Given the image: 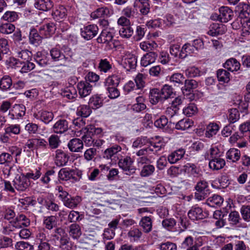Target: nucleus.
I'll return each instance as SVG.
<instances>
[{"label":"nucleus","mask_w":250,"mask_h":250,"mask_svg":"<svg viewBox=\"0 0 250 250\" xmlns=\"http://www.w3.org/2000/svg\"><path fill=\"white\" fill-rule=\"evenodd\" d=\"M99 240L96 236L92 234H84L80 240L81 250H98Z\"/></svg>","instance_id":"1"},{"label":"nucleus","mask_w":250,"mask_h":250,"mask_svg":"<svg viewBox=\"0 0 250 250\" xmlns=\"http://www.w3.org/2000/svg\"><path fill=\"white\" fill-rule=\"evenodd\" d=\"M84 135L82 137V141L87 146H92L96 134H100L102 132L101 128H96L90 125L85 127L83 130Z\"/></svg>","instance_id":"2"},{"label":"nucleus","mask_w":250,"mask_h":250,"mask_svg":"<svg viewBox=\"0 0 250 250\" xmlns=\"http://www.w3.org/2000/svg\"><path fill=\"white\" fill-rule=\"evenodd\" d=\"M133 162V160L130 156H126L119 160L118 166L120 168L126 172V174L130 175L134 174L136 171Z\"/></svg>","instance_id":"3"},{"label":"nucleus","mask_w":250,"mask_h":250,"mask_svg":"<svg viewBox=\"0 0 250 250\" xmlns=\"http://www.w3.org/2000/svg\"><path fill=\"white\" fill-rule=\"evenodd\" d=\"M195 188L197 192L195 193V197L199 201L205 199L210 193L208 183L204 180L198 182Z\"/></svg>","instance_id":"4"},{"label":"nucleus","mask_w":250,"mask_h":250,"mask_svg":"<svg viewBox=\"0 0 250 250\" xmlns=\"http://www.w3.org/2000/svg\"><path fill=\"white\" fill-rule=\"evenodd\" d=\"M13 182L14 188L18 190L21 191L25 190L30 185L29 179L23 175L17 176Z\"/></svg>","instance_id":"5"},{"label":"nucleus","mask_w":250,"mask_h":250,"mask_svg":"<svg viewBox=\"0 0 250 250\" xmlns=\"http://www.w3.org/2000/svg\"><path fill=\"white\" fill-rule=\"evenodd\" d=\"M98 32V27L95 24L88 25L81 29L82 36L86 40L92 39L97 34Z\"/></svg>","instance_id":"6"},{"label":"nucleus","mask_w":250,"mask_h":250,"mask_svg":"<svg viewBox=\"0 0 250 250\" xmlns=\"http://www.w3.org/2000/svg\"><path fill=\"white\" fill-rule=\"evenodd\" d=\"M137 57L131 53H126L123 59V64L125 68L129 70L134 69L137 66Z\"/></svg>","instance_id":"7"},{"label":"nucleus","mask_w":250,"mask_h":250,"mask_svg":"<svg viewBox=\"0 0 250 250\" xmlns=\"http://www.w3.org/2000/svg\"><path fill=\"white\" fill-rule=\"evenodd\" d=\"M69 156L66 152L61 149H57L55 151V163L58 167L65 166L67 163Z\"/></svg>","instance_id":"8"},{"label":"nucleus","mask_w":250,"mask_h":250,"mask_svg":"<svg viewBox=\"0 0 250 250\" xmlns=\"http://www.w3.org/2000/svg\"><path fill=\"white\" fill-rule=\"evenodd\" d=\"M184 86L181 88L183 94L185 96L193 95V89L198 86V83L194 80H185Z\"/></svg>","instance_id":"9"},{"label":"nucleus","mask_w":250,"mask_h":250,"mask_svg":"<svg viewBox=\"0 0 250 250\" xmlns=\"http://www.w3.org/2000/svg\"><path fill=\"white\" fill-rule=\"evenodd\" d=\"M77 88L81 97H85L92 91V86L86 81H81L77 84Z\"/></svg>","instance_id":"10"},{"label":"nucleus","mask_w":250,"mask_h":250,"mask_svg":"<svg viewBox=\"0 0 250 250\" xmlns=\"http://www.w3.org/2000/svg\"><path fill=\"white\" fill-rule=\"evenodd\" d=\"M34 116L44 124H48L53 120L54 115L51 111L41 110L37 113H34Z\"/></svg>","instance_id":"11"},{"label":"nucleus","mask_w":250,"mask_h":250,"mask_svg":"<svg viewBox=\"0 0 250 250\" xmlns=\"http://www.w3.org/2000/svg\"><path fill=\"white\" fill-rule=\"evenodd\" d=\"M68 123L65 119H60L52 127L53 131L57 134H62L68 130Z\"/></svg>","instance_id":"12"},{"label":"nucleus","mask_w":250,"mask_h":250,"mask_svg":"<svg viewBox=\"0 0 250 250\" xmlns=\"http://www.w3.org/2000/svg\"><path fill=\"white\" fill-rule=\"evenodd\" d=\"M183 170L194 177H198L201 175L202 170L199 167L192 163H187L183 167Z\"/></svg>","instance_id":"13"},{"label":"nucleus","mask_w":250,"mask_h":250,"mask_svg":"<svg viewBox=\"0 0 250 250\" xmlns=\"http://www.w3.org/2000/svg\"><path fill=\"white\" fill-rule=\"evenodd\" d=\"M219 18L222 22H227L233 16L232 11L228 7L222 6L219 8Z\"/></svg>","instance_id":"14"},{"label":"nucleus","mask_w":250,"mask_h":250,"mask_svg":"<svg viewBox=\"0 0 250 250\" xmlns=\"http://www.w3.org/2000/svg\"><path fill=\"white\" fill-rule=\"evenodd\" d=\"M142 231L145 233H149L152 229V220L149 216L143 217L139 222Z\"/></svg>","instance_id":"15"},{"label":"nucleus","mask_w":250,"mask_h":250,"mask_svg":"<svg viewBox=\"0 0 250 250\" xmlns=\"http://www.w3.org/2000/svg\"><path fill=\"white\" fill-rule=\"evenodd\" d=\"M188 216L193 221L203 219L206 217L202 209L198 207H192L188 212Z\"/></svg>","instance_id":"16"},{"label":"nucleus","mask_w":250,"mask_h":250,"mask_svg":"<svg viewBox=\"0 0 250 250\" xmlns=\"http://www.w3.org/2000/svg\"><path fill=\"white\" fill-rule=\"evenodd\" d=\"M158 57V54L155 52H149L145 54L141 59V64L143 66H147L154 63Z\"/></svg>","instance_id":"17"},{"label":"nucleus","mask_w":250,"mask_h":250,"mask_svg":"<svg viewBox=\"0 0 250 250\" xmlns=\"http://www.w3.org/2000/svg\"><path fill=\"white\" fill-rule=\"evenodd\" d=\"M67 146L69 150L72 152H82L83 148V143L80 139L74 138L69 142Z\"/></svg>","instance_id":"18"},{"label":"nucleus","mask_w":250,"mask_h":250,"mask_svg":"<svg viewBox=\"0 0 250 250\" xmlns=\"http://www.w3.org/2000/svg\"><path fill=\"white\" fill-rule=\"evenodd\" d=\"M69 235L74 239H78L82 235V231L81 227L76 223L71 224L67 229Z\"/></svg>","instance_id":"19"},{"label":"nucleus","mask_w":250,"mask_h":250,"mask_svg":"<svg viewBox=\"0 0 250 250\" xmlns=\"http://www.w3.org/2000/svg\"><path fill=\"white\" fill-rule=\"evenodd\" d=\"M121 81V77L117 74H112L105 79L104 86L107 87H118Z\"/></svg>","instance_id":"20"},{"label":"nucleus","mask_w":250,"mask_h":250,"mask_svg":"<svg viewBox=\"0 0 250 250\" xmlns=\"http://www.w3.org/2000/svg\"><path fill=\"white\" fill-rule=\"evenodd\" d=\"M185 150L183 148H179L171 152L167 157V160L170 164H175L181 160L185 154Z\"/></svg>","instance_id":"21"},{"label":"nucleus","mask_w":250,"mask_h":250,"mask_svg":"<svg viewBox=\"0 0 250 250\" xmlns=\"http://www.w3.org/2000/svg\"><path fill=\"white\" fill-rule=\"evenodd\" d=\"M34 5L40 10L48 11L53 7V2L51 0H36Z\"/></svg>","instance_id":"22"},{"label":"nucleus","mask_w":250,"mask_h":250,"mask_svg":"<svg viewBox=\"0 0 250 250\" xmlns=\"http://www.w3.org/2000/svg\"><path fill=\"white\" fill-rule=\"evenodd\" d=\"M113 35L108 29H105L102 31L97 41L100 43H109L112 40Z\"/></svg>","instance_id":"23"},{"label":"nucleus","mask_w":250,"mask_h":250,"mask_svg":"<svg viewBox=\"0 0 250 250\" xmlns=\"http://www.w3.org/2000/svg\"><path fill=\"white\" fill-rule=\"evenodd\" d=\"M88 104L91 108L96 109L101 107L103 104L102 97L98 94H95L90 97Z\"/></svg>","instance_id":"24"},{"label":"nucleus","mask_w":250,"mask_h":250,"mask_svg":"<svg viewBox=\"0 0 250 250\" xmlns=\"http://www.w3.org/2000/svg\"><path fill=\"white\" fill-rule=\"evenodd\" d=\"M149 101L153 104H155L159 102H164L159 89L153 88L150 90L149 93Z\"/></svg>","instance_id":"25"},{"label":"nucleus","mask_w":250,"mask_h":250,"mask_svg":"<svg viewBox=\"0 0 250 250\" xmlns=\"http://www.w3.org/2000/svg\"><path fill=\"white\" fill-rule=\"evenodd\" d=\"M34 59L36 62L41 67H44L49 63L47 54L44 52H38L35 55Z\"/></svg>","instance_id":"26"},{"label":"nucleus","mask_w":250,"mask_h":250,"mask_svg":"<svg viewBox=\"0 0 250 250\" xmlns=\"http://www.w3.org/2000/svg\"><path fill=\"white\" fill-rule=\"evenodd\" d=\"M225 68L231 72L236 71L240 69V63L234 58H231L228 60L223 64Z\"/></svg>","instance_id":"27"},{"label":"nucleus","mask_w":250,"mask_h":250,"mask_svg":"<svg viewBox=\"0 0 250 250\" xmlns=\"http://www.w3.org/2000/svg\"><path fill=\"white\" fill-rule=\"evenodd\" d=\"M39 30L41 34H44L47 37L55 33L56 27L54 23L50 22L41 26Z\"/></svg>","instance_id":"28"},{"label":"nucleus","mask_w":250,"mask_h":250,"mask_svg":"<svg viewBox=\"0 0 250 250\" xmlns=\"http://www.w3.org/2000/svg\"><path fill=\"white\" fill-rule=\"evenodd\" d=\"M159 91L164 101L168 98H173L175 95L173 88L167 84L164 85L161 89H159Z\"/></svg>","instance_id":"29"},{"label":"nucleus","mask_w":250,"mask_h":250,"mask_svg":"<svg viewBox=\"0 0 250 250\" xmlns=\"http://www.w3.org/2000/svg\"><path fill=\"white\" fill-rule=\"evenodd\" d=\"M66 9L62 5L59 6L58 7L53 11L52 16L56 21H59L66 17Z\"/></svg>","instance_id":"30"},{"label":"nucleus","mask_w":250,"mask_h":250,"mask_svg":"<svg viewBox=\"0 0 250 250\" xmlns=\"http://www.w3.org/2000/svg\"><path fill=\"white\" fill-rule=\"evenodd\" d=\"M50 56L54 61H61L62 62H65L68 58L61 52L60 49L57 48H52L50 51Z\"/></svg>","instance_id":"31"},{"label":"nucleus","mask_w":250,"mask_h":250,"mask_svg":"<svg viewBox=\"0 0 250 250\" xmlns=\"http://www.w3.org/2000/svg\"><path fill=\"white\" fill-rule=\"evenodd\" d=\"M224 159L220 157L211 159L209 162V167L213 170H219L222 168L225 165Z\"/></svg>","instance_id":"32"},{"label":"nucleus","mask_w":250,"mask_h":250,"mask_svg":"<svg viewBox=\"0 0 250 250\" xmlns=\"http://www.w3.org/2000/svg\"><path fill=\"white\" fill-rule=\"evenodd\" d=\"M142 235V231L136 228L131 229L127 233V236L131 242L138 241Z\"/></svg>","instance_id":"33"},{"label":"nucleus","mask_w":250,"mask_h":250,"mask_svg":"<svg viewBox=\"0 0 250 250\" xmlns=\"http://www.w3.org/2000/svg\"><path fill=\"white\" fill-rule=\"evenodd\" d=\"M29 39L31 44L37 46L42 42V37L36 29L32 28L30 30Z\"/></svg>","instance_id":"34"},{"label":"nucleus","mask_w":250,"mask_h":250,"mask_svg":"<svg viewBox=\"0 0 250 250\" xmlns=\"http://www.w3.org/2000/svg\"><path fill=\"white\" fill-rule=\"evenodd\" d=\"M81 201V197L78 196L72 197L70 195L64 202L63 205L68 208H76Z\"/></svg>","instance_id":"35"},{"label":"nucleus","mask_w":250,"mask_h":250,"mask_svg":"<svg viewBox=\"0 0 250 250\" xmlns=\"http://www.w3.org/2000/svg\"><path fill=\"white\" fill-rule=\"evenodd\" d=\"M223 201V198L220 195L214 194L207 199L206 204L212 207H214L215 206H220Z\"/></svg>","instance_id":"36"},{"label":"nucleus","mask_w":250,"mask_h":250,"mask_svg":"<svg viewBox=\"0 0 250 250\" xmlns=\"http://www.w3.org/2000/svg\"><path fill=\"white\" fill-rule=\"evenodd\" d=\"M122 148L118 145H114L108 148L104 152V157L107 159H111L118 152L121 151Z\"/></svg>","instance_id":"37"},{"label":"nucleus","mask_w":250,"mask_h":250,"mask_svg":"<svg viewBox=\"0 0 250 250\" xmlns=\"http://www.w3.org/2000/svg\"><path fill=\"white\" fill-rule=\"evenodd\" d=\"M32 60L21 61L19 72L21 73H26L35 67V64L31 62Z\"/></svg>","instance_id":"38"},{"label":"nucleus","mask_w":250,"mask_h":250,"mask_svg":"<svg viewBox=\"0 0 250 250\" xmlns=\"http://www.w3.org/2000/svg\"><path fill=\"white\" fill-rule=\"evenodd\" d=\"M240 151L236 148H230L226 153V158L234 163L237 162L240 159Z\"/></svg>","instance_id":"39"},{"label":"nucleus","mask_w":250,"mask_h":250,"mask_svg":"<svg viewBox=\"0 0 250 250\" xmlns=\"http://www.w3.org/2000/svg\"><path fill=\"white\" fill-rule=\"evenodd\" d=\"M16 56L21 60V61L32 60V52L27 49L18 50L15 52Z\"/></svg>","instance_id":"40"},{"label":"nucleus","mask_w":250,"mask_h":250,"mask_svg":"<svg viewBox=\"0 0 250 250\" xmlns=\"http://www.w3.org/2000/svg\"><path fill=\"white\" fill-rule=\"evenodd\" d=\"M12 84V79L9 76L5 75L0 79V89L3 91L10 89Z\"/></svg>","instance_id":"41"},{"label":"nucleus","mask_w":250,"mask_h":250,"mask_svg":"<svg viewBox=\"0 0 250 250\" xmlns=\"http://www.w3.org/2000/svg\"><path fill=\"white\" fill-rule=\"evenodd\" d=\"M91 112V107L89 105H81L78 107L76 111L78 116L84 118L88 117Z\"/></svg>","instance_id":"42"},{"label":"nucleus","mask_w":250,"mask_h":250,"mask_svg":"<svg viewBox=\"0 0 250 250\" xmlns=\"http://www.w3.org/2000/svg\"><path fill=\"white\" fill-rule=\"evenodd\" d=\"M110 14L109 10L107 7H101L97 9L96 11L91 14V17L94 19L103 17L109 16Z\"/></svg>","instance_id":"43"},{"label":"nucleus","mask_w":250,"mask_h":250,"mask_svg":"<svg viewBox=\"0 0 250 250\" xmlns=\"http://www.w3.org/2000/svg\"><path fill=\"white\" fill-rule=\"evenodd\" d=\"M43 224L46 229L50 230L57 227V218L53 215L46 217L43 220Z\"/></svg>","instance_id":"44"},{"label":"nucleus","mask_w":250,"mask_h":250,"mask_svg":"<svg viewBox=\"0 0 250 250\" xmlns=\"http://www.w3.org/2000/svg\"><path fill=\"white\" fill-rule=\"evenodd\" d=\"M193 125V122L189 119L180 120L175 125V128L178 130H184L189 128Z\"/></svg>","instance_id":"45"},{"label":"nucleus","mask_w":250,"mask_h":250,"mask_svg":"<svg viewBox=\"0 0 250 250\" xmlns=\"http://www.w3.org/2000/svg\"><path fill=\"white\" fill-rule=\"evenodd\" d=\"M217 77L221 82L228 83L230 81V73L225 69H219L217 71Z\"/></svg>","instance_id":"46"},{"label":"nucleus","mask_w":250,"mask_h":250,"mask_svg":"<svg viewBox=\"0 0 250 250\" xmlns=\"http://www.w3.org/2000/svg\"><path fill=\"white\" fill-rule=\"evenodd\" d=\"M219 129V125L216 123H210L207 127L206 136L210 138L216 134Z\"/></svg>","instance_id":"47"},{"label":"nucleus","mask_w":250,"mask_h":250,"mask_svg":"<svg viewBox=\"0 0 250 250\" xmlns=\"http://www.w3.org/2000/svg\"><path fill=\"white\" fill-rule=\"evenodd\" d=\"M59 178L62 181H67L72 179L71 169L67 168L61 169L58 173Z\"/></svg>","instance_id":"48"},{"label":"nucleus","mask_w":250,"mask_h":250,"mask_svg":"<svg viewBox=\"0 0 250 250\" xmlns=\"http://www.w3.org/2000/svg\"><path fill=\"white\" fill-rule=\"evenodd\" d=\"M98 68L101 72L106 73L112 69V64L107 59H101L99 64Z\"/></svg>","instance_id":"49"},{"label":"nucleus","mask_w":250,"mask_h":250,"mask_svg":"<svg viewBox=\"0 0 250 250\" xmlns=\"http://www.w3.org/2000/svg\"><path fill=\"white\" fill-rule=\"evenodd\" d=\"M133 29L130 26H125L120 28V35L125 38H130L133 34Z\"/></svg>","instance_id":"50"},{"label":"nucleus","mask_w":250,"mask_h":250,"mask_svg":"<svg viewBox=\"0 0 250 250\" xmlns=\"http://www.w3.org/2000/svg\"><path fill=\"white\" fill-rule=\"evenodd\" d=\"M183 113L187 116L190 117L197 112V108L193 103L189 104L183 109Z\"/></svg>","instance_id":"51"},{"label":"nucleus","mask_w":250,"mask_h":250,"mask_svg":"<svg viewBox=\"0 0 250 250\" xmlns=\"http://www.w3.org/2000/svg\"><path fill=\"white\" fill-rule=\"evenodd\" d=\"M13 113L18 116V118L21 117L25 115L26 108L25 106L22 104H15L12 109Z\"/></svg>","instance_id":"52"},{"label":"nucleus","mask_w":250,"mask_h":250,"mask_svg":"<svg viewBox=\"0 0 250 250\" xmlns=\"http://www.w3.org/2000/svg\"><path fill=\"white\" fill-rule=\"evenodd\" d=\"M240 118L239 111L236 108H231L229 110L228 119L230 123H234Z\"/></svg>","instance_id":"53"},{"label":"nucleus","mask_w":250,"mask_h":250,"mask_svg":"<svg viewBox=\"0 0 250 250\" xmlns=\"http://www.w3.org/2000/svg\"><path fill=\"white\" fill-rule=\"evenodd\" d=\"M15 27L11 23H5L0 26V32L3 34H9L15 31Z\"/></svg>","instance_id":"54"},{"label":"nucleus","mask_w":250,"mask_h":250,"mask_svg":"<svg viewBox=\"0 0 250 250\" xmlns=\"http://www.w3.org/2000/svg\"><path fill=\"white\" fill-rule=\"evenodd\" d=\"M140 46L144 51L149 52L157 47V44L154 42H143L140 43Z\"/></svg>","instance_id":"55"},{"label":"nucleus","mask_w":250,"mask_h":250,"mask_svg":"<svg viewBox=\"0 0 250 250\" xmlns=\"http://www.w3.org/2000/svg\"><path fill=\"white\" fill-rule=\"evenodd\" d=\"M155 167L153 165H147L144 166L140 172L142 177H147L153 174Z\"/></svg>","instance_id":"56"},{"label":"nucleus","mask_w":250,"mask_h":250,"mask_svg":"<svg viewBox=\"0 0 250 250\" xmlns=\"http://www.w3.org/2000/svg\"><path fill=\"white\" fill-rule=\"evenodd\" d=\"M241 218L237 211H231L229 215V221L232 225H236L240 222Z\"/></svg>","instance_id":"57"},{"label":"nucleus","mask_w":250,"mask_h":250,"mask_svg":"<svg viewBox=\"0 0 250 250\" xmlns=\"http://www.w3.org/2000/svg\"><path fill=\"white\" fill-rule=\"evenodd\" d=\"M55 178V171L53 169L47 170L42 178V182L45 184H48L51 180Z\"/></svg>","instance_id":"58"},{"label":"nucleus","mask_w":250,"mask_h":250,"mask_svg":"<svg viewBox=\"0 0 250 250\" xmlns=\"http://www.w3.org/2000/svg\"><path fill=\"white\" fill-rule=\"evenodd\" d=\"M146 75L142 73H139L136 76L135 81L136 83V86L138 89H140L143 88L145 85V80L146 79Z\"/></svg>","instance_id":"59"},{"label":"nucleus","mask_w":250,"mask_h":250,"mask_svg":"<svg viewBox=\"0 0 250 250\" xmlns=\"http://www.w3.org/2000/svg\"><path fill=\"white\" fill-rule=\"evenodd\" d=\"M10 52L8 42L6 39H0V52L4 55L7 54Z\"/></svg>","instance_id":"60"},{"label":"nucleus","mask_w":250,"mask_h":250,"mask_svg":"<svg viewBox=\"0 0 250 250\" xmlns=\"http://www.w3.org/2000/svg\"><path fill=\"white\" fill-rule=\"evenodd\" d=\"M96 154V149L94 147H91L86 149L85 151L83 157L86 161H90L95 157Z\"/></svg>","instance_id":"61"},{"label":"nucleus","mask_w":250,"mask_h":250,"mask_svg":"<svg viewBox=\"0 0 250 250\" xmlns=\"http://www.w3.org/2000/svg\"><path fill=\"white\" fill-rule=\"evenodd\" d=\"M240 212L245 221H250V206H243L241 208Z\"/></svg>","instance_id":"62"},{"label":"nucleus","mask_w":250,"mask_h":250,"mask_svg":"<svg viewBox=\"0 0 250 250\" xmlns=\"http://www.w3.org/2000/svg\"><path fill=\"white\" fill-rule=\"evenodd\" d=\"M160 250H177V247L175 243L171 242H167L160 244L159 246Z\"/></svg>","instance_id":"63"},{"label":"nucleus","mask_w":250,"mask_h":250,"mask_svg":"<svg viewBox=\"0 0 250 250\" xmlns=\"http://www.w3.org/2000/svg\"><path fill=\"white\" fill-rule=\"evenodd\" d=\"M49 145L51 148L55 149L58 147L60 143L59 137L56 135H52L48 139Z\"/></svg>","instance_id":"64"}]
</instances>
